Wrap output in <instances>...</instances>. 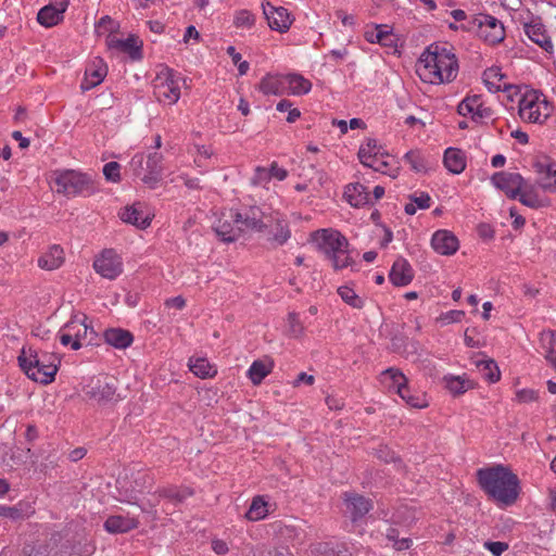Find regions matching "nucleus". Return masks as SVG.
I'll return each mask as SVG.
<instances>
[{
	"label": "nucleus",
	"mask_w": 556,
	"mask_h": 556,
	"mask_svg": "<svg viewBox=\"0 0 556 556\" xmlns=\"http://www.w3.org/2000/svg\"><path fill=\"white\" fill-rule=\"evenodd\" d=\"M268 172H270V178L275 177L278 180H283L287 177V175H288L287 170L283 169V168L278 167L276 163L271 164V166L268 169Z\"/></svg>",
	"instance_id": "64"
},
{
	"label": "nucleus",
	"mask_w": 556,
	"mask_h": 556,
	"mask_svg": "<svg viewBox=\"0 0 556 556\" xmlns=\"http://www.w3.org/2000/svg\"><path fill=\"white\" fill-rule=\"evenodd\" d=\"M410 200L421 210L430 206V197L428 193H421L419 197L410 195Z\"/></svg>",
	"instance_id": "60"
},
{
	"label": "nucleus",
	"mask_w": 556,
	"mask_h": 556,
	"mask_svg": "<svg viewBox=\"0 0 556 556\" xmlns=\"http://www.w3.org/2000/svg\"><path fill=\"white\" fill-rule=\"evenodd\" d=\"M481 489L497 502L511 505L519 494V480L508 468L497 465L490 468H481L477 472Z\"/></svg>",
	"instance_id": "2"
},
{
	"label": "nucleus",
	"mask_w": 556,
	"mask_h": 556,
	"mask_svg": "<svg viewBox=\"0 0 556 556\" xmlns=\"http://www.w3.org/2000/svg\"><path fill=\"white\" fill-rule=\"evenodd\" d=\"M119 169L121 165L117 162H109L103 167V175L108 180L118 182L121 180Z\"/></svg>",
	"instance_id": "51"
},
{
	"label": "nucleus",
	"mask_w": 556,
	"mask_h": 556,
	"mask_svg": "<svg viewBox=\"0 0 556 556\" xmlns=\"http://www.w3.org/2000/svg\"><path fill=\"white\" fill-rule=\"evenodd\" d=\"M87 317L83 315V318L79 319L77 316H74L68 323H66L63 327V330L72 331L73 333V350H79L81 348V340L86 339L88 336V332H90V336L94 334V331L92 328H89L86 325ZM92 340V337H90V341Z\"/></svg>",
	"instance_id": "19"
},
{
	"label": "nucleus",
	"mask_w": 556,
	"mask_h": 556,
	"mask_svg": "<svg viewBox=\"0 0 556 556\" xmlns=\"http://www.w3.org/2000/svg\"><path fill=\"white\" fill-rule=\"evenodd\" d=\"M63 13L56 7L48 4L39 10L37 21L45 27H51L62 21Z\"/></svg>",
	"instance_id": "34"
},
{
	"label": "nucleus",
	"mask_w": 556,
	"mask_h": 556,
	"mask_svg": "<svg viewBox=\"0 0 556 556\" xmlns=\"http://www.w3.org/2000/svg\"><path fill=\"white\" fill-rule=\"evenodd\" d=\"M235 224H240L244 230L263 231L273 227L274 215H266L258 206H250L243 213L233 215Z\"/></svg>",
	"instance_id": "7"
},
{
	"label": "nucleus",
	"mask_w": 556,
	"mask_h": 556,
	"mask_svg": "<svg viewBox=\"0 0 556 556\" xmlns=\"http://www.w3.org/2000/svg\"><path fill=\"white\" fill-rule=\"evenodd\" d=\"M517 198L523 205L531 208H540L546 205V202L536 194L532 186L525 185Z\"/></svg>",
	"instance_id": "37"
},
{
	"label": "nucleus",
	"mask_w": 556,
	"mask_h": 556,
	"mask_svg": "<svg viewBox=\"0 0 556 556\" xmlns=\"http://www.w3.org/2000/svg\"><path fill=\"white\" fill-rule=\"evenodd\" d=\"M41 547H37L34 544H25L18 556H41Z\"/></svg>",
	"instance_id": "62"
},
{
	"label": "nucleus",
	"mask_w": 556,
	"mask_h": 556,
	"mask_svg": "<svg viewBox=\"0 0 556 556\" xmlns=\"http://www.w3.org/2000/svg\"><path fill=\"white\" fill-rule=\"evenodd\" d=\"M536 172L541 177L536 180V185L544 191H556V163L547 165L538 163L535 164Z\"/></svg>",
	"instance_id": "23"
},
{
	"label": "nucleus",
	"mask_w": 556,
	"mask_h": 556,
	"mask_svg": "<svg viewBox=\"0 0 556 556\" xmlns=\"http://www.w3.org/2000/svg\"><path fill=\"white\" fill-rule=\"evenodd\" d=\"M212 548L217 555H225L228 552V545L223 540H213Z\"/></svg>",
	"instance_id": "63"
},
{
	"label": "nucleus",
	"mask_w": 556,
	"mask_h": 556,
	"mask_svg": "<svg viewBox=\"0 0 556 556\" xmlns=\"http://www.w3.org/2000/svg\"><path fill=\"white\" fill-rule=\"evenodd\" d=\"M479 100L480 99L478 96L467 97L458 104V108H457L458 113L463 116H466L471 113L473 114L475 111L477 110V106L480 104Z\"/></svg>",
	"instance_id": "50"
},
{
	"label": "nucleus",
	"mask_w": 556,
	"mask_h": 556,
	"mask_svg": "<svg viewBox=\"0 0 556 556\" xmlns=\"http://www.w3.org/2000/svg\"><path fill=\"white\" fill-rule=\"evenodd\" d=\"M338 293L341 299L349 305L356 308H361L363 306V301L358 298L353 289L343 286L338 289Z\"/></svg>",
	"instance_id": "47"
},
{
	"label": "nucleus",
	"mask_w": 556,
	"mask_h": 556,
	"mask_svg": "<svg viewBox=\"0 0 556 556\" xmlns=\"http://www.w3.org/2000/svg\"><path fill=\"white\" fill-rule=\"evenodd\" d=\"M270 180V172L265 167H257L251 179L254 186L266 184Z\"/></svg>",
	"instance_id": "54"
},
{
	"label": "nucleus",
	"mask_w": 556,
	"mask_h": 556,
	"mask_svg": "<svg viewBox=\"0 0 556 556\" xmlns=\"http://www.w3.org/2000/svg\"><path fill=\"white\" fill-rule=\"evenodd\" d=\"M94 270L103 278L113 280L123 271L121 257L113 249H105L93 262Z\"/></svg>",
	"instance_id": "9"
},
{
	"label": "nucleus",
	"mask_w": 556,
	"mask_h": 556,
	"mask_svg": "<svg viewBox=\"0 0 556 556\" xmlns=\"http://www.w3.org/2000/svg\"><path fill=\"white\" fill-rule=\"evenodd\" d=\"M444 166L453 174H460L466 168L464 153L456 148H447L443 157Z\"/></svg>",
	"instance_id": "27"
},
{
	"label": "nucleus",
	"mask_w": 556,
	"mask_h": 556,
	"mask_svg": "<svg viewBox=\"0 0 556 556\" xmlns=\"http://www.w3.org/2000/svg\"><path fill=\"white\" fill-rule=\"evenodd\" d=\"M138 526L136 518L119 515L110 516L104 522V529L110 533H126Z\"/></svg>",
	"instance_id": "22"
},
{
	"label": "nucleus",
	"mask_w": 556,
	"mask_h": 556,
	"mask_svg": "<svg viewBox=\"0 0 556 556\" xmlns=\"http://www.w3.org/2000/svg\"><path fill=\"white\" fill-rule=\"evenodd\" d=\"M267 514V503L261 496H255L245 514V517L249 520L256 521L265 518Z\"/></svg>",
	"instance_id": "39"
},
{
	"label": "nucleus",
	"mask_w": 556,
	"mask_h": 556,
	"mask_svg": "<svg viewBox=\"0 0 556 556\" xmlns=\"http://www.w3.org/2000/svg\"><path fill=\"white\" fill-rule=\"evenodd\" d=\"M444 380L446 382V388L454 395H460L465 393L468 389L472 388V383L469 380H466L459 376L444 377Z\"/></svg>",
	"instance_id": "42"
},
{
	"label": "nucleus",
	"mask_w": 556,
	"mask_h": 556,
	"mask_svg": "<svg viewBox=\"0 0 556 556\" xmlns=\"http://www.w3.org/2000/svg\"><path fill=\"white\" fill-rule=\"evenodd\" d=\"M365 38L367 41L372 42V43L377 42V43H380V45L387 46V47L392 45L390 31L382 30L380 28V26H377V28L374 30L366 31Z\"/></svg>",
	"instance_id": "45"
},
{
	"label": "nucleus",
	"mask_w": 556,
	"mask_h": 556,
	"mask_svg": "<svg viewBox=\"0 0 556 556\" xmlns=\"http://www.w3.org/2000/svg\"><path fill=\"white\" fill-rule=\"evenodd\" d=\"M313 239L317 242L318 249L332 261L334 269L348 267L352 260L345 255L344 261L340 262V254H345L349 248V241L338 230L319 229L313 233Z\"/></svg>",
	"instance_id": "4"
},
{
	"label": "nucleus",
	"mask_w": 556,
	"mask_h": 556,
	"mask_svg": "<svg viewBox=\"0 0 556 556\" xmlns=\"http://www.w3.org/2000/svg\"><path fill=\"white\" fill-rule=\"evenodd\" d=\"M275 225V232L273 240L276 241L278 244H283L287 242V240L290 238V230L283 226L282 220L278 217V214L274 216V223Z\"/></svg>",
	"instance_id": "48"
},
{
	"label": "nucleus",
	"mask_w": 556,
	"mask_h": 556,
	"mask_svg": "<svg viewBox=\"0 0 556 556\" xmlns=\"http://www.w3.org/2000/svg\"><path fill=\"white\" fill-rule=\"evenodd\" d=\"M343 500L353 522L362 519L371 508V503L356 493H344Z\"/></svg>",
	"instance_id": "15"
},
{
	"label": "nucleus",
	"mask_w": 556,
	"mask_h": 556,
	"mask_svg": "<svg viewBox=\"0 0 556 556\" xmlns=\"http://www.w3.org/2000/svg\"><path fill=\"white\" fill-rule=\"evenodd\" d=\"M254 24V16L247 10L237 13L235 17V25L237 27H251Z\"/></svg>",
	"instance_id": "52"
},
{
	"label": "nucleus",
	"mask_w": 556,
	"mask_h": 556,
	"mask_svg": "<svg viewBox=\"0 0 556 556\" xmlns=\"http://www.w3.org/2000/svg\"><path fill=\"white\" fill-rule=\"evenodd\" d=\"M286 85L289 92L294 96L305 94L312 89V83L300 74L286 75Z\"/></svg>",
	"instance_id": "32"
},
{
	"label": "nucleus",
	"mask_w": 556,
	"mask_h": 556,
	"mask_svg": "<svg viewBox=\"0 0 556 556\" xmlns=\"http://www.w3.org/2000/svg\"><path fill=\"white\" fill-rule=\"evenodd\" d=\"M491 181L509 199H517L526 182L520 174L509 172H498L493 174Z\"/></svg>",
	"instance_id": "10"
},
{
	"label": "nucleus",
	"mask_w": 556,
	"mask_h": 556,
	"mask_svg": "<svg viewBox=\"0 0 556 556\" xmlns=\"http://www.w3.org/2000/svg\"><path fill=\"white\" fill-rule=\"evenodd\" d=\"M431 245L441 255H453L459 248L457 237L450 230H438L433 233Z\"/></svg>",
	"instance_id": "13"
},
{
	"label": "nucleus",
	"mask_w": 556,
	"mask_h": 556,
	"mask_svg": "<svg viewBox=\"0 0 556 556\" xmlns=\"http://www.w3.org/2000/svg\"><path fill=\"white\" fill-rule=\"evenodd\" d=\"M484 547L492 553L493 556H502V554L508 549V544L506 542H492L486 541L484 543Z\"/></svg>",
	"instance_id": "55"
},
{
	"label": "nucleus",
	"mask_w": 556,
	"mask_h": 556,
	"mask_svg": "<svg viewBox=\"0 0 556 556\" xmlns=\"http://www.w3.org/2000/svg\"><path fill=\"white\" fill-rule=\"evenodd\" d=\"M22 370L34 381L48 384L54 380L61 363L56 354L42 353L38 355L37 351L29 348L23 349L17 357Z\"/></svg>",
	"instance_id": "3"
},
{
	"label": "nucleus",
	"mask_w": 556,
	"mask_h": 556,
	"mask_svg": "<svg viewBox=\"0 0 556 556\" xmlns=\"http://www.w3.org/2000/svg\"><path fill=\"white\" fill-rule=\"evenodd\" d=\"M154 94L159 101L168 100L169 104H174L179 100L180 89L173 79L169 70L165 78L157 77L154 84Z\"/></svg>",
	"instance_id": "14"
},
{
	"label": "nucleus",
	"mask_w": 556,
	"mask_h": 556,
	"mask_svg": "<svg viewBox=\"0 0 556 556\" xmlns=\"http://www.w3.org/2000/svg\"><path fill=\"white\" fill-rule=\"evenodd\" d=\"M273 368V362L266 365L263 361H254L248 371V377L254 386L260 384L268 376Z\"/></svg>",
	"instance_id": "36"
},
{
	"label": "nucleus",
	"mask_w": 556,
	"mask_h": 556,
	"mask_svg": "<svg viewBox=\"0 0 556 556\" xmlns=\"http://www.w3.org/2000/svg\"><path fill=\"white\" fill-rule=\"evenodd\" d=\"M0 516L10 518L12 520H18L24 517L23 510L17 506H0Z\"/></svg>",
	"instance_id": "53"
},
{
	"label": "nucleus",
	"mask_w": 556,
	"mask_h": 556,
	"mask_svg": "<svg viewBox=\"0 0 556 556\" xmlns=\"http://www.w3.org/2000/svg\"><path fill=\"white\" fill-rule=\"evenodd\" d=\"M467 31H473L477 36L490 45H497L505 38L503 23L489 14H475L466 25L462 26Z\"/></svg>",
	"instance_id": "5"
},
{
	"label": "nucleus",
	"mask_w": 556,
	"mask_h": 556,
	"mask_svg": "<svg viewBox=\"0 0 556 556\" xmlns=\"http://www.w3.org/2000/svg\"><path fill=\"white\" fill-rule=\"evenodd\" d=\"M379 153V147L376 139H368L365 144L361 146L358 150V159L365 166H372V163H368L369 159H375Z\"/></svg>",
	"instance_id": "40"
},
{
	"label": "nucleus",
	"mask_w": 556,
	"mask_h": 556,
	"mask_svg": "<svg viewBox=\"0 0 556 556\" xmlns=\"http://www.w3.org/2000/svg\"><path fill=\"white\" fill-rule=\"evenodd\" d=\"M465 315L463 311H450L440 316L439 320L444 324L457 323L460 321L462 317Z\"/></svg>",
	"instance_id": "58"
},
{
	"label": "nucleus",
	"mask_w": 556,
	"mask_h": 556,
	"mask_svg": "<svg viewBox=\"0 0 556 556\" xmlns=\"http://www.w3.org/2000/svg\"><path fill=\"white\" fill-rule=\"evenodd\" d=\"M190 370L198 377L205 379L207 377H213L216 374V370H213V367L205 358H197L195 361L190 359L189 364Z\"/></svg>",
	"instance_id": "41"
},
{
	"label": "nucleus",
	"mask_w": 556,
	"mask_h": 556,
	"mask_svg": "<svg viewBox=\"0 0 556 556\" xmlns=\"http://www.w3.org/2000/svg\"><path fill=\"white\" fill-rule=\"evenodd\" d=\"M404 159L409 163L410 167L415 172H425L427 169L425 159L421 156L419 151H409L405 154Z\"/></svg>",
	"instance_id": "49"
},
{
	"label": "nucleus",
	"mask_w": 556,
	"mask_h": 556,
	"mask_svg": "<svg viewBox=\"0 0 556 556\" xmlns=\"http://www.w3.org/2000/svg\"><path fill=\"white\" fill-rule=\"evenodd\" d=\"M64 262V251L60 245H52L47 253L38 258V266L46 270L59 268Z\"/></svg>",
	"instance_id": "26"
},
{
	"label": "nucleus",
	"mask_w": 556,
	"mask_h": 556,
	"mask_svg": "<svg viewBox=\"0 0 556 556\" xmlns=\"http://www.w3.org/2000/svg\"><path fill=\"white\" fill-rule=\"evenodd\" d=\"M287 326H288L287 333L289 337L298 339V338H301L304 336L305 328H304L303 324L300 321L299 315L296 313L291 312L288 314Z\"/></svg>",
	"instance_id": "44"
},
{
	"label": "nucleus",
	"mask_w": 556,
	"mask_h": 556,
	"mask_svg": "<svg viewBox=\"0 0 556 556\" xmlns=\"http://www.w3.org/2000/svg\"><path fill=\"white\" fill-rule=\"evenodd\" d=\"M504 78L505 74L498 67H490L483 73V81L492 92L506 91L510 88V85L502 83Z\"/></svg>",
	"instance_id": "30"
},
{
	"label": "nucleus",
	"mask_w": 556,
	"mask_h": 556,
	"mask_svg": "<svg viewBox=\"0 0 556 556\" xmlns=\"http://www.w3.org/2000/svg\"><path fill=\"white\" fill-rule=\"evenodd\" d=\"M516 397L520 403H529L538 399V393L531 389H522L517 391Z\"/></svg>",
	"instance_id": "56"
},
{
	"label": "nucleus",
	"mask_w": 556,
	"mask_h": 556,
	"mask_svg": "<svg viewBox=\"0 0 556 556\" xmlns=\"http://www.w3.org/2000/svg\"><path fill=\"white\" fill-rule=\"evenodd\" d=\"M482 377L489 382H496L501 378V371L493 359H479L475 362Z\"/></svg>",
	"instance_id": "35"
},
{
	"label": "nucleus",
	"mask_w": 556,
	"mask_h": 556,
	"mask_svg": "<svg viewBox=\"0 0 556 556\" xmlns=\"http://www.w3.org/2000/svg\"><path fill=\"white\" fill-rule=\"evenodd\" d=\"M104 340L108 344L116 349H126L131 344L134 337L127 330L111 328L104 332Z\"/></svg>",
	"instance_id": "29"
},
{
	"label": "nucleus",
	"mask_w": 556,
	"mask_h": 556,
	"mask_svg": "<svg viewBox=\"0 0 556 556\" xmlns=\"http://www.w3.org/2000/svg\"><path fill=\"white\" fill-rule=\"evenodd\" d=\"M163 155L157 152L150 153L146 161V172L147 174L141 178V180L148 185L150 188H155L162 178L163 172Z\"/></svg>",
	"instance_id": "18"
},
{
	"label": "nucleus",
	"mask_w": 556,
	"mask_h": 556,
	"mask_svg": "<svg viewBox=\"0 0 556 556\" xmlns=\"http://www.w3.org/2000/svg\"><path fill=\"white\" fill-rule=\"evenodd\" d=\"M519 115L522 119L530 123H542V114L536 99L523 97L519 101Z\"/></svg>",
	"instance_id": "25"
},
{
	"label": "nucleus",
	"mask_w": 556,
	"mask_h": 556,
	"mask_svg": "<svg viewBox=\"0 0 556 556\" xmlns=\"http://www.w3.org/2000/svg\"><path fill=\"white\" fill-rule=\"evenodd\" d=\"M452 50L447 43L430 45L418 61L417 74L420 79L437 85L453 81L458 73V62Z\"/></svg>",
	"instance_id": "1"
},
{
	"label": "nucleus",
	"mask_w": 556,
	"mask_h": 556,
	"mask_svg": "<svg viewBox=\"0 0 556 556\" xmlns=\"http://www.w3.org/2000/svg\"><path fill=\"white\" fill-rule=\"evenodd\" d=\"M258 90L264 94L281 96L287 90L286 75H271L264 76L258 85Z\"/></svg>",
	"instance_id": "21"
},
{
	"label": "nucleus",
	"mask_w": 556,
	"mask_h": 556,
	"mask_svg": "<svg viewBox=\"0 0 556 556\" xmlns=\"http://www.w3.org/2000/svg\"><path fill=\"white\" fill-rule=\"evenodd\" d=\"M56 192L66 197H75L85 192H93L92 179L83 173L67 170L55 178Z\"/></svg>",
	"instance_id": "6"
},
{
	"label": "nucleus",
	"mask_w": 556,
	"mask_h": 556,
	"mask_svg": "<svg viewBox=\"0 0 556 556\" xmlns=\"http://www.w3.org/2000/svg\"><path fill=\"white\" fill-rule=\"evenodd\" d=\"M144 157L142 154H136L130 161V167L136 176H140L142 170H146Z\"/></svg>",
	"instance_id": "57"
},
{
	"label": "nucleus",
	"mask_w": 556,
	"mask_h": 556,
	"mask_svg": "<svg viewBox=\"0 0 556 556\" xmlns=\"http://www.w3.org/2000/svg\"><path fill=\"white\" fill-rule=\"evenodd\" d=\"M112 46L128 53L132 60H140L142 58V41L138 36L130 35L125 40L116 39Z\"/></svg>",
	"instance_id": "28"
},
{
	"label": "nucleus",
	"mask_w": 556,
	"mask_h": 556,
	"mask_svg": "<svg viewBox=\"0 0 556 556\" xmlns=\"http://www.w3.org/2000/svg\"><path fill=\"white\" fill-rule=\"evenodd\" d=\"M156 494L159 497L167 498L168 501L173 502L174 504H179V503H182L187 497L191 496L193 494V491L187 486H182V488L169 486V488L159 489L156 491Z\"/></svg>",
	"instance_id": "33"
},
{
	"label": "nucleus",
	"mask_w": 556,
	"mask_h": 556,
	"mask_svg": "<svg viewBox=\"0 0 556 556\" xmlns=\"http://www.w3.org/2000/svg\"><path fill=\"white\" fill-rule=\"evenodd\" d=\"M540 342L545 350V357H552V354H556V330L542 331Z\"/></svg>",
	"instance_id": "43"
},
{
	"label": "nucleus",
	"mask_w": 556,
	"mask_h": 556,
	"mask_svg": "<svg viewBox=\"0 0 556 556\" xmlns=\"http://www.w3.org/2000/svg\"><path fill=\"white\" fill-rule=\"evenodd\" d=\"M344 197L348 202L355 207L366 205L370 202V194L367 188L359 182L346 186Z\"/></svg>",
	"instance_id": "24"
},
{
	"label": "nucleus",
	"mask_w": 556,
	"mask_h": 556,
	"mask_svg": "<svg viewBox=\"0 0 556 556\" xmlns=\"http://www.w3.org/2000/svg\"><path fill=\"white\" fill-rule=\"evenodd\" d=\"M525 31L531 41L536 43L546 52H551L553 50L551 37L546 35V30L542 23L532 21L529 24H525Z\"/></svg>",
	"instance_id": "20"
},
{
	"label": "nucleus",
	"mask_w": 556,
	"mask_h": 556,
	"mask_svg": "<svg viewBox=\"0 0 556 556\" xmlns=\"http://www.w3.org/2000/svg\"><path fill=\"white\" fill-rule=\"evenodd\" d=\"M217 236L225 242H233L236 241L241 233L243 232V227L240 224H236L235 226L230 222H222L214 227Z\"/></svg>",
	"instance_id": "31"
},
{
	"label": "nucleus",
	"mask_w": 556,
	"mask_h": 556,
	"mask_svg": "<svg viewBox=\"0 0 556 556\" xmlns=\"http://www.w3.org/2000/svg\"><path fill=\"white\" fill-rule=\"evenodd\" d=\"M106 75V68L103 66H99L97 68L86 71L85 79L80 85L83 91L90 90L91 88L101 84L103 78Z\"/></svg>",
	"instance_id": "38"
},
{
	"label": "nucleus",
	"mask_w": 556,
	"mask_h": 556,
	"mask_svg": "<svg viewBox=\"0 0 556 556\" xmlns=\"http://www.w3.org/2000/svg\"><path fill=\"white\" fill-rule=\"evenodd\" d=\"M406 341V338L405 337H402V336H394L392 339H391V350L393 352H396V353H400L403 355V349L405 346V342Z\"/></svg>",
	"instance_id": "61"
},
{
	"label": "nucleus",
	"mask_w": 556,
	"mask_h": 556,
	"mask_svg": "<svg viewBox=\"0 0 556 556\" xmlns=\"http://www.w3.org/2000/svg\"><path fill=\"white\" fill-rule=\"evenodd\" d=\"M393 518L396 523L409 526L416 519L415 510L407 506H401L395 510Z\"/></svg>",
	"instance_id": "46"
},
{
	"label": "nucleus",
	"mask_w": 556,
	"mask_h": 556,
	"mask_svg": "<svg viewBox=\"0 0 556 556\" xmlns=\"http://www.w3.org/2000/svg\"><path fill=\"white\" fill-rule=\"evenodd\" d=\"M118 215L124 223L134 225L139 229H146L151 224V217L143 213L141 203L125 206Z\"/></svg>",
	"instance_id": "17"
},
{
	"label": "nucleus",
	"mask_w": 556,
	"mask_h": 556,
	"mask_svg": "<svg viewBox=\"0 0 556 556\" xmlns=\"http://www.w3.org/2000/svg\"><path fill=\"white\" fill-rule=\"evenodd\" d=\"M376 455L378 458L386 463L400 460L395 454L387 446L377 450Z\"/></svg>",
	"instance_id": "59"
},
{
	"label": "nucleus",
	"mask_w": 556,
	"mask_h": 556,
	"mask_svg": "<svg viewBox=\"0 0 556 556\" xmlns=\"http://www.w3.org/2000/svg\"><path fill=\"white\" fill-rule=\"evenodd\" d=\"M116 383L115 378L108 376L92 379L87 386L86 395L99 404H106L114 399Z\"/></svg>",
	"instance_id": "8"
},
{
	"label": "nucleus",
	"mask_w": 556,
	"mask_h": 556,
	"mask_svg": "<svg viewBox=\"0 0 556 556\" xmlns=\"http://www.w3.org/2000/svg\"><path fill=\"white\" fill-rule=\"evenodd\" d=\"M389 279L396 287L409 285L414 279V270L408 261L404 257H399L392 265Z\"/></svg>",
	"instance_id": "16"
},
{
	"label": "nucleus",
	"mask_w": 556,
	"mask_h": 556,
	"mask_svg": "<svg viewBox=\"0 0 556 556\" xmlns=\"http://www.w3.org/2000/svg\"><path fill=\"white\" fill-rule=\"evenodd\" d=\"M384 375L390 376L393 381L394 387H396L397 394L412 407L424 408L428 404L424 397L415 396L409 394V389L407 387V379L403 375L402 371L394 368H388Z\"/></svg>",
	"instance_id": "12"
},
{
	"label": "nucleus",
	"mask_w": 556,
	"mask_h": 556,
	"mask_svg": "<svg viewBox=\"0 0 556 556\" xmlns=\"http://www.w3.org/2000/svg\"><path fill=\"white\" fill-rule=\"evenodd\" d=\"M262 7L271 29L286 33L290 28L292 18L286 8L273 5L268 1H264Z\"/></svg>",
	"instance_id": "11"
}]
</instances>
